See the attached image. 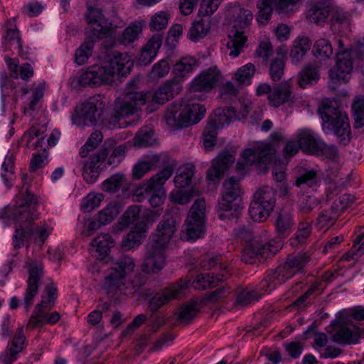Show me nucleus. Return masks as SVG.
<instances>
[{
    "label": "nucleus",
    "mask_w": 364,
    "mask_h": 364,
    "mask_svg": "<svg viewBox=\"0 0 364 364\" xmlns=\"http://www.w3.org/2000/svg\"><path fill=\"white\" fill-rule=\"evenodd\" d=\"M147 228V223L144 221L136 224L129 233L126 238L122 242V247L123 250H129L139 246L145 238V232Z\"/></svg>",
    "instance_id": "29"
},
{
    "label": "nucleus",
    "mask_w": 364,
    "mask_h": 364,
    "mask_svg": "<svg viewBox=\"0 0 364 364\" xmlns=\"http://www.w3.org/2000/svg\"><path fill=\"white\" fill-rule=\"evenodd\" d=\"M336 65L329 70V86L336 89L349 81L353 70L355 59L362 60L364 56V43L358 42L350 47H345L343 41L338 39Z\"/></svg>",
    "instance_id": "2"
},
{
    "label": "nucleus",
    "mask_w": 364,
    "mask_h": 364,
    "mask_svg": "<svg viewBox=\"0 0 364 364\" xmlns=\"http://www.w3.org/2000/svg\"><path fill=\"white\" fill-rule=\"evenodd\" d=\"M228 15L232 18V26L228 33L229 41L227 47L230 50L229 55L236 58L240 54L247 41L245 33L252 23L253 14L250 10L235 5L228 11Z\"/></svg>",
    "instance_id": "3"
},
{
    "label": "nucleus",
    "mask_w": 364,
    "mask_h": 364,
    "mask_svg": "<svg viewBox=\"0 0 364 364\" xmlns=\"http://www.w3.org/2000/svg\"><path fill=\"white\" fill-rule=\"evenodd\" d=\"M85 16L87 23L95 26L91 29L90 35L101 38L104 36H108L110 33L111 23H107L105 19L101 9L90 7Z\"/></svg>",
    "instance_id": "23"
},
{
    "label": "nucleus",
    "mask_w": 364,
    "mask_h": 364,
    "mask_svg": "<svg viewBox=\"0 0 364 364\" xmlns=\"http://www.w3.org/2000/svg\"><path fill=\"white\" fill-rule=\"evenodd\" d=\"M282 247V241H266L254 239L245 245L242 253V260L245 263H255L258 258H267L275 255Z\"/></svg>",
    "instance_id": "12"
},
{
    "label": "nucleus",
    "mask_w": 364,
    "mask_h": 364,
    "mask_svg": "<svg viewBox=\"0 0 364 364\" xmlns=\"http://www.w3.org/2000/svg\"><path fill=\"white\" fill-rule=\"evenodd\" d=\"M127 184L126 176L122 173H117L112 175L102 183V189L107 193H116L120 188L126 190Z\"/></svg>",
    "instance_id": "40"
},
{
    "label": "nucleus",
    "mask_w": 364,
    "mask_h": 364,
    "mask_svg": "<svg viewBox=\"0 0 364 364\" xmlns=\"http://www.w3.org/2000/svg\"><path fill=\"white\" fill-rule=\"evenodd\" d=\"M106 49L107 59L102 65L89 67L77 78V85L82 87H97L102 84H110L114 76H125L130 72L131 63L126 56L117 51L108 50L114 43L110 38H106L103 43Z\"/></svg>",
    "instance_id": "1"
},
{
    "label": "nucleus",
    "mask_w": 364,
    "mask_h": 364,
    "mask_svg": "<svg viewBox=\"0 0 364 364\" xmlns=\"http://www.w3.org/2000/svg\"><path fill=\"white\" fill-rule=\"evenodd\" d=\"M319 74L317 68L312 65H308L300 73L298 83L301 87L305 88L317 82Z\"/></svg>",
    "instance_id": "52"
},
{
    "label": "nucleus",
    "mask_w": 364,
    "mask_h": 364,
    "mask_svg": "<svg viewBox=\"0 0 364 364\" xmlns=\"http://www.w3.org/2000/svg\"><path fill=\"white\" fill-rule=\"evenodd\" d=\"M222 79V75L216 67L201 71L191 81L189 96L193 98L196 92H210Z\"/></svg>",
    "instance_id": "16"
},
{
    "label": "nucleus",
    "mask_w": 364,
    "mask_h": 364,
    "mask_svg": "<svg viewBox=\"0 0 364 364\" xmlns=\"http://www.w3.org/2000/svg\"><path fill=\"white\" fill-rule=\"evenodd\" d=\"M338 216L336 212L333 211L331 208L323 210L319 213L316 219V225L319 228L331 226L335 223Z\"/></svg>",
    "instance_id": "61"
},
{
    "label": "nucleus",
    "mask_w": 364,
    "mask_h": 364,
    "mask_svg": "<svg viewBox=\"0 0 364 364\" xmlns=\"http://www.w3.org/2000/svg\"><path fill=\"white\" fill-rule=\"evenodd\" d=\"M145 191L150 205L158 208L159 206V173L146 181Z\"/></svg>",
    "instance_id": "39"
},
{
    "label": "nucleus",
    "mask_w": 364,
    "mask_h": 364,
    "mask_svg": "<svg viewBox=\"0 0 364 364\" xmlns=\"http://www.w3.org/2000/svg\"><path fill=\"white\" fill-rule=\"evenodd\" d=\"M134 95L129 94L128 97H124L122 100L117 99L114 106V114L102 127V130L111 129L120 127L119 119L129 116L136 114L140 111L141 106L143 105H136V101L134 100Z\"/></svg>",
    "instance_id": "14"
},
{
    "label": "nucleus",
    "mask_w": 364,
    "mask_h": 364,
    "mask_svg": "<svg viewBox=\"0 0 364 364\" xmlns=\"http://www.w3.org/2000/svg\"><path fill=\"white\" fill-rule=\"evenodd\" d=\"M240 196L238 181L231 177L223 183V193L218 205V218L223 220L237 219L240 213L236 208L232 209V203Z\"/></svg>",
    "instance_id": "11"
},
{
    "label": "nucleus",
    "mask_w": 364,
    "mask_h": 364,
    "mask_svg": "<svg viewBox=\"0 0 364 364\" xmlns=\"http://www.w3.org/2000/svg\"><path fill=\"white\" fill-rule=\"evenodd\" d=\"M198 66V60L191 55L181 57L173 65V73L175 78L183 80Z\"/></svg>",
    "instance_id": "31"
},
{
    "label": "nucleus",
    "mask_w": 364,
    "mask_h": 364,
    "mask_svg": "<svg viewBox=\"0 0 364 364\" xmlns=\"http://www.w3.org/2000/svg\"><path fill=\"white\" fill-rule=\"evenodd\" d=\"M182 33L183 27L178 23L173 25L169 29L164 47L165 57L161 60V75H166L169 72L170 65L176 55V46Z\"/></svg>",
    "instance_id": "18"
},
{
    "label": "nucleus",
    "mask_w": 364,
    "mask_h": 364,
    "mask_svg": "<svg viewBox=\"0 0 364 364\" xmlns=\"http://www.w3.org/2000/svg\"><path fill=\"white\" fill-rule=\"evenodd\" d=\"M172 213L176 214L174 210H171L164 216L161 227V248L169 242L176 230L177 216H174Z\"/></svg>",
    "instance_id": "32"
},
{
    "label": "nucleus",
    "mask_w": 364,
    "mask_h": 364,
    "mask_svg": "<svg viewBox=\"0 0 364 364\" xmlns=\"http://www.w3.org/2000/svg\"><path fill=\"white\" fill-rule=\"evenodd\" d=\"M34 212L23 205H18L13 209L5 208L0 213V218L12 219L16 222V225H24L30 228L33 227L32 222L35 219Z\"/></svg>",
    "instance_id": "26"
},
{
    "label": "nucleus",
    "mask_w": 364,
    "mask_h": 364,
    "mask_svg": "<svg viewBox=\"0 0 364 364\" xmlns=\"http://www.w3.org/2000/svg\"><path fill=\"white\" fill-rule=\"evenodd\" d=\"M35 235L33 227L25 226L24 225H16L15 232L13 235L12 241L15 250L20 249L24 246V242L28 241L30 237Z\"/></svg>",
    "instance_id": "43"
},
{
    "label": "nucleus",
    "mask_w": 364,
    "mask_h": 364,
    "mask_svg": "<svg viewBox=\"0 0 364 364\" xmlns=\"http://www.w3.org/2000/svg\"><path fill=\"white\" fill-rule=\"evenodd\" d=\"M294 220L292 215L287 212L279 214L275 222L276 231L279 236L283 237L291 231Z\"/></svg>",
    "instance_id": "47"
},
{
    "label": "nucleus",
    "mask_w": 364,
    "mask_h": 364,
    "mask_svg": "<svg viewBox=\"0 0 364 364\" xmlns=\"http://www.w3.org/2000/svg\"><path fill=\"white\" fill-rule=\"evenodd\" d=\"M253 200L259 202L268 208L274 209L275 204V192L268 186L259 188L253 196Z\"/></svg>",
    "instance_id": "45"
},
{
    "label": "nucleus",
    "mask_w": 364,
    "mask_h": 364,
    "mask_svg": "<svg viewBox=\"0 0 364 364\" xmlns=\"http://www.w3.org/2000/svg\"><path fill=\"white\" fill-rule=\"evenodd\" d=\"M282 146L280 138H273L270 142L261 143L254 149L244 150L242 156L245 165L254 163L276 164L281 160L278 151Z\"/></svg>",
    "instance_id": "8"
},
{
    "label": "nucleus",
    "mask_w": 364,
    "mask_h": 364,
    "mask_svg": "<svg viewBox=\"0 0 364 364\" xmlns=\"http://www.w3.org/2000/svg\"><path fill=\"white\" fill-rule=\"evenodd\" d=\"M258 9L257 21L259 24H266L271 18L274 10L271 0H259L257 4Z\"/></svg>",
    "instance_id": "51"
},
{
    "label": "nucleus",
    "mask_w": 364,
    "mask_h": 364,
    "mask_svg": "<svg viewBox=\"0 0 364 364\" xmlns=\"http://www.w3.org/2000/svg\"><path fill=\"white\" fill-rule=\"evenodd\" d=\"M256 72L254 64L249 63L239 68L233 75V80L239 86H247L252 83Z\"/></svg>",
    "instance_id": "38"
},
{
    "label": "nucleus",
    "mask_w": 364,
    "mask_h": 364,
    "mask_svg": "<svg viewBox=\"0 0 364 364\" xmlns=\"http://www.w3.org/2000/svg\"><path fill=\"white\" fill-rule=\"evenodd\" d=\"M119 213L118 205L115 203L109 204L105 208L99 213L100 223L107 225L112 222Z\"/></svg>",
    "instance_id": "63"
},
{
    "label": "nucleus",
    "mask_w": 364,
    "mask_h": 364,
    "mask_svg": "<svg viewBox=\"0 0 364 364\" xmlns=\"http://www.w3.org/2000/svg\"><path fill=\"white\" fill-rule=\"evenodd\" d=\"M333 9V4L331 0H316L309 4L306 18L311 23L323 24Z\"/></svg>",
    "instance_id": "20"
},
{
    "label": "nucleus",
    "mask_w": 364,
    "mask_h": 364,
    "mask_svg": "<svg viewBox=\"0 0 364 364\" xmlns=\"http://www.w3.org/2000/svg\"><path fill=\"white\" fill-rule=\"evenodd\" d=\"M228 277L227 274H201L194 280L195 289L198 290H205L212 289L218 285L219 283L225 281Z\"/></svg>",
    "instance_id": "33"
},
{
    "label": "nucleus",
    "mask_w": 364,
    "mask_h": 364,
    "mask_svg": "<svg viewBox=\"0 0 364 364\" xmlns=\"http://www.w3.org/2000/svg\"><path fill=\"white\" fill-rule=\"evenodd\" d=\"M114 145V142L112 140L105 141L102 148L83 163L82 176L87 183L92 184L98 178L101 171V163L107 158Z\"/></svg>",
    "instance_id": "15"
},
{
    "label": "nucleus",
    "mask_w": 364,
    "mask_h": 364,
    "mask_svg": "<svg viewBox=\"0 0 364 364\" xmlns=\"http://www.w3.org/2000/svg\"><path fill=\"white\" fill-rule=\"evenodd\" d=\"M206 204L204 198L195 200L186 220V228L181 237L184 240L194 241L205 233Z\"/></svg>",
    "instance_id": "9"
},
{
    "label": "nucleus",
    "mask_w": 364,
    "mask_h": 364,
    "mask_svg": "<svg viewBox=\"0 0 364 364\" xmlns=\"http://www.w3.org/2000/svg\"><path fill=\"white\" fill-rule=\"evenodd\" d=\"M186 287L187 284L183 283V284H173L161 290V306L178 299L181 294V291Z\"/></svg>",
    "instance_id": "55"
},
{
    "label": "nucleus",
    "mask_w": 364,
    "mask_h": 364,
    "mask_svg": "<svg viewBox=\"0 0 364 364\" xmlns=\"http://www.w3.org/2000/svg\"><path fill=\"white\" fill-rule=\"evenodd\" d=\"M203 99L202 95H195L193 98H191L188 92L187 100L181 105L180 112L177 116L176 107L168 108L164 116L166 123L171 127L178 125L184 127L198 123L204 117L206 109L203 105L195 102L193 100Z\"/></svg>",
    "instance_id": "5"
},
{
    "label": "nucleus",
    "mask_w": 364,
    "mask_h": 364,
    "mask_svg": "<svg viewBox=\"0 0 364 364\" xmlns=\"http://www.w3.org/2000/svg\"><path fill=\"white\" fill-rule=\"evenodd\" d=\"M99 38L91 35L87 36L84 43L75 52V62L78 65H83L87 61L92 55L94 43Z\"/></svg>",
    "instance_id": "42"
},
{
    "label": "nucleus",
    "mask_w": 364,
    "mask_h": 364,
    "mask_svg": "<svg viewBox=\"0 0 364 364\" xmlns=\"http://www.w3.org/2000/svg\"><path fill=\"white\" fill-rule=\"evenodd\" d=\"M324 143L316 138H300L301 149L305 152L320 156Z\"/></svg>",
    "instance_id": "59"
},
{
    "label": "nucleus",
    "mask_w": 364,
    "mask_h": 364,
    "mask_svg": "<svg viewBox=\"0 0 364 364\" xmlns=\"http://www.w3.org/2000/svg\"><path fill=\"white\" fill-rule=\"evenodd\" d=\"M310 258L306 253L290 255L286 261L275 269H270L260 283L261 289L272 290L275 284H282L292 278L297 273H302Z\"/></svg>",
    "instance_id": "4"
},
{
    "label": "nucleus",
    "mask_w": 364,
    "mask_h": 364,
    "mask_svg": "<svg viewBox=\"0 0 364 364\" xmlns=\"http://www.w3.org/2000/svg\"><path fill=\"white\" fill-rule=\"evenodd\" d=\"M26 266L28 269V277L24 297V305L26 309L28 310L33 304V298L38 292L41 280L44 274V267L42 262L37 260L26 262Z\"/></svg>",
    "instance_id": "17"
},
{
    "label": "nucleus",
    "mask_w": 364,
    "mask_h": 364,
    "mask_svg": "<svg viewBox=\"0 0 364 364\" xmlns=\"http://www.w3.org/2000/svg\"><path fill=\"white\" fill-rule=\"evenodd\" d=\"M141 271L146 274L159 272V236L154 235L146 246V252L141 264Z\"/></svg>",
    "instance_id": "22"
},
{
    "label": "nucleus",
    "mask_w": 364,
    "mask_h": 364,
    "mask_svg": "<svg viewBox=\"0 0 364 364\" xmlns=\"http://www.w3.org/2000/svg\"><path fill=\"white\" fill-rule=\"evenodd\" d=\"M323 120V129L326 134H333L337 136H350V127L347 114L336 106L323 104L319 108Z\"/></svg>",
    "instance_id": "7"
},
{
    "label": "nucleus",
    "mask_w": 364,
    "mask_h": 364,
    "mask_svg": "<svg viewBox=\"0 0 364 364\" xmlns=\"http://www.w3.org/2000/svg\"><path fill=\"white\" fill-rule=\"evenodd\" d=\"M140 209L137 205L130 206L120 218L118 225L121 229L127 228L131 223L135 221L139 215Z\"/></svg>",
    "instance_id": "62"
},
{
    "label": "nucleus",
    "mask_w": 364,
    "mask_h": 364,
    "mask_svg": "<svg viewBox=\"0 0 364 364\" xmlns=\"http://www.w3.org/2000/svg\"><path fill=\"white\" fill-rule=\"evenodd\" d=\"M235 158L228 153H220L212 162V166L207 171L206 178L215 183L223 176L225 172L234 163Z\"/></svg>",
    "instance_id": "24"
},
{
    "label": "nucleus",
    "mask_w": 364,
    "mask_h": 364,
    "mask_svg": "<svg viewBox=\"0 0 364 364\" xmlns=\"http://www.w3.org/2000/svg\"><path fill=\"white\" fill-rule=\"evenodd\" d=\"M105 108V103L100 96L90 97L83 102L80 108H75V114L73 116V122L77 125L95 124L101 117Z\"/></svg>",
    "instance_id": "13"
},
{
    "label": "nucleus",
    "mask_w": 364,
    "mask_h": 364,
    "mask_svg": "<svg viewBox=\"0 0 364 364\" xmlns=\"http://www.w3.org/2000/svg\"><path fill=\"white\" fill-rule=\"evenodd\" d=\"M159 297L155 295L150 301L148 306L149 321L151 328L149 331L156 332L159 328Z\"/></svg>",
    "instance_id": "53"
},
{
    "label": "nucleus",
    "mask_w": 364,
    "mask_h": 364,
    "mask_svg": "<svg viewBox=\"0 0 364 364\" xmlns=\"http://www.w3.org/2000/svg\"><path fill=\"white\" fill-rule=\"evenodd\" d=\"M262 296L256 289H245L237 292L236 301L235 302V307L243 308L258 301Z\"/></svg>",
    "instance_id": "46"
},
{
    "label": "nucleus",
    "mask_w": 364,
    "mask_h": 364,
    "mask_svg": "<svg viewBox=\"0 0 364 364\" xmlns=\"http://www.w3.org/2000/svg\"><path fill=\"white\" fill-rule=\"evenodd\" d=\"M90 248L92 255L98 259H104L110 251V248L114 245V241L111 239L109 234H103L95 238Z\"/></svg>",
    "instance_id": "30"
},
{
    "label": "nucleus",
    "mask_w": 364,
    "mask_h": 364,
    "mask_svg": "<svg viewBox=\"0 0 364 364\" xmlns=\"http://www.w3.org/2000/svg\"><path fill=\"white\" fill-rule=\"evenodd\" d=\"M145 25L144 21H136L131 23L127 27L122 34L119 37L118 41L124 46L133 43L139 37V35L142 31V28Z\"/></svg>",
    "instance_id": "37"
},
{
    "label": "nucleus",
    "mask_w": 364,
    "mask_h": 364,
    "mask_svg": "<svg viewBox=\"0 0 364 364\" xmlns=\"http://www.w3.org/2000/svg\"><path fill=\"white\" fill-rule=\"evenodd\" d=\"M15 156L13 153H9L2 164V169L4 173H1V176L4 179L5 185L10 188L12 186L11 181L14 178Z\"/></svg>",
    "instance_id": "56"
},
{
    "label": "nucleus",
    "mask_w": 364,
    "mask_h": 364,
    "mask_svg": "<svg viewBox=\"0 0 364 364\" xmlns=\"http://www.w3.org/2000/svg\"><path fill=\"white\" fill-rule=\"evenodd\" d=\"M319 200L313 196H307L303 198L299 204V211L302 215L311 213L319 205Z\"/></svg>",
    "instance_id": "64"
},
{
    "label": "nucleus",
    "mask_w": 364,
    "mask_h": 364,
    "mask_svg": "<svg viewBox=\"0 0 364 364\" xmlns=\"http://www.w3.org/2000/svg\"><path fill=\"white\" fill-rule=\"evenodd\" d=\"M198 312L197 302H188L181 306L177 319L183 324H189L196 317Z\"/></svg>",
    "instance_id": "49"
},
{
    "label": "nucleus",
    "mask_w": 364,
    "mask_h": 364,
    "mask_svg": "<svg viewBox=\"0 0 364 364\" xmlns=\"http://www.w3.org/2000/svg\"><path fill=\"white\" fill-rule=\"evenodd\" d=\"M155 145H157V141L155 138H134L132 141H128L115 147L108 157L107 164L109 166H117L122 161L128 149L132 146L142 149Z\"/></svg>",
    "instance_id": "19"
},
{
    "label": "nucleus",
    "mask_w": 364,
    "mask_h": 364,
    "mask_svg": "<svg viewBox=\"0 0 364 364\" xmlns=\"http://www.w3.org/2000/svg\"><path fill=\"white\" fill-rule=\"evenodd\" d=\"M159 49V34H154L142 47L139 60L144 65L150 64Z\"/></svg>",
    "instance_id": "36"
},
{
    "label": "nucleus",
    "mask_w": 364,
    "mask_h": 364,
    "mask_svg": "<svg viewBox=\"0 0 364 364\" xmlns=\"http://www.w3.org/2000/svg\"><path fill=\"white\" fill-rule=\"evenodd\" d=\"M229 109L218 108L209 116L203 136H216L230 122Z\"/></svg>",
    "instance_id": "21"
},
{
    "label": "nucleus",
    "mask_w": 364,
    "mask_h": 364,
    "mask_svg": "<svg viewBox=\"0 0 364 364\" xmlns=\"http://www.w3.org/2000/svg\"><path fill=\"white\" fill-rule=\"evenodd\" d=\"M178 166V162L168 154H164L161 159V185L169 179ZM166 198L165 190L161 186V200Z\"/></svg>",
    "instance_id": "35"
},
{
    "label": "nucleus",
    "mask_w": 364,
    "mask_h": 364,
    "mask_svg": "<svg viewBox=\"0 0 364 364\" xmlns=\"http://www.w3.org/2000/svg\"><path fill=\"white\" fill-rule=\"evenodd\" d=\"M272 210V208L267 209L266 205L252 200L250 204L249 214L253 220L262 221L266 219Z\"/></svg>",
    "instance_id": "54"
},
{
    "label": "nucleus",
    "mask_w": 364,
    "mask_h": 364,
    "mask_svg": "<svg viewBox=\"0 0 364 364\" xmlns=\"http://www.w3.org/2000/svg\"><path fill=\"white\" fill-rule=\"evenodd\" d=\"M4 43L6 49H17L19 55H22L21 39L18 31L14 28H9L4 37Z\"/></svg>",
    "instance_id": "58"
},
{
    "label": "nucleus",
    "mask_w": 364,
    "mask_h": 364,
    "mask_svg": "<svg viewBox=\"0 0 364 364\" xmlns=\"http://www.w3.org/2000/svg\"><path fill=\"white\" fill-rule=\"evenodd\" d=\"M135 267L134 259L123 255L112 261L109 273L105 277L102 288L110 296L117 291H122L124 286V279L131 274Z\"/></svg>",
    "instance_id": "6"
},
{
    "label": "nucleus",
    "mask_w": 364,
    "mask_h": 364,
    "mask_svg": "<svg viewBox=\"0 0 364 364\" xmlns=\"http://www.w3.org/2000/svg\"><path fill=\"white\" fill-rule=\"evenodd\" d=\"M293 84L290 80L282 82L273 88L272 93L267 97L269 104L274 107H278L285 103L294 102L292 94Z\"/></svg>",
    "instance_id": "25"
},
{
    "label": "nucleus",
    "mask_w": 364,
    "mask_h": 364,
    "mask_svg": "<svg viewBox=\"0 0 364 364\" xmlns=\"http://www.w3.org/2000/svg\"><path fill=\"white\" fill-rule=\"evenodd\" d=\"M210 30V26L208 22L202 20L193 23L188 33V38L194 42L198 41L204 38Z\"/></svg>",
    "instance_id": "57"
},
{
    "label": "nucleus",
    "mask_w": 364,
    "mask_h": 364,
    "mask_svg": "<svg viewBox=\"0 0 364 364\" xmlns=\"http://www.w3.org/2000/svg\"><path fill=\"white\" fill-rule=\"evenodd\" d=\"M312 52L316 58L326 60L333 55V48L328 39L321 38L315 42Z\"/></svg>",
    "instance_id": "48"
},
{
    "label": "nucleus",
    "mask_w": 364,
    "mask_h": 364,
    "mask_svg": "<svg viewBox=\"0 0 364 364\" xmlns=\"http://www.w3.org/2000/svg\"><path fill=\"white\" fill-rule=\"evenodd\" d=\"M195 173V165L191 163L186 164L178 169L174 177L175 186L178 188H185L191 186Z\"/></svg>",
    "instance_id": "34"
},
{
    "label": "nucleus",
    "mask_w": 364,
    "mask_h": 364,
    "mask_svg": "<svg viewBox=\"0 0 364 364\" xmlns=\"http://www.w3.org/2000/svg\"><path fill=\"white\" fill-rule=\"evenodd\" d=\"M139 88V80L136 78L132 79L126 86L124 97H128L129 94H133L134 95L133 100L136 101V105H144L150 100L152 104L158 106L159 104V96L157 90L154 93L149 91L139 92L137 90Z\"/></svg>",
    "instance_id": "27"
},
{
    "label": "nucleus",
    "mask_w": 364,
    "mask_h": 364,
    "mask_svg": "<svg viewBox=\"0 0 364 364\" xmlns=\"http://www.w3.org/2000/svg\"><path fill=\"white\" fill-rule=\"evenodd\" d=\"M358 334L348 327H342L337 331L332 336V340L341 344L357 343Z\"/></svg>",
    "instance_id": "50"
},
{
    "label": "nucleus",
    "mask_w": 364,
    "mask_h": 364,
    "mask_svg": "<svg viewBox=\"0 0 364 364\" xmlns=\"http://www.w3.org/2000/svg\"><path fill=\"white\" fill-rule=\"evenodd\" d=\"M311 42L309 38L299 36L294 41L290 56L294 61H299L310 50Z\"/></svg>",
    "instance_id": "44"
},
{
    "label": "nucleus",
    "mask_w": 364,
    "mask_h": 364,
    "mask_svg": "<svg viewBox=\"0 0 364 364\" xmlns=\"http://www.w3.org/2000/svg\"><path fill=\"white\" fill-rule=\"evenodd\" d=\"M201 194L196 187H191L188 190H176L172 191L169 195V200L175 204L186 205L189 203L192 198L199 196Z\"/></svg>",
    "instance_id": "41"
},
{
    "label": "nucleus",
    "mask_w": 364,
    "mask_h": 364,
    "mask_svg": "<svg viewBox=\"0 0 364 364\" xmlns=\"http://www.w3.org/2000/svg\"><path fill=\"white\" fill-rule=\"evenodd\" d=\"M354 117V127L360 128L364 126V97H357L352 105Z\"/></svg>",
    "instance_id": "60"
},
{
    "label": "nucleus",
    "mask_w": 364,
    "mask_h": 364,
    "mask_svg": "<svg viewBox=\"0 0 364 364\" xmlns=\"http://www.w3.org/2000/svg\"><path fill=\"white\" fill-rule=\"evenodd\" d=\"M26 337L23 333V327L18 328L14 336L10 348L1 355L4 364H11L17 358V355L24 348Z\"/></svg>",
    "instance_id": "28"
},
{
    "label": "nucleus",
    "mask_w": 364,
    "mask_h": 364,
    "mask_svg": "<svg viewBox=\"0 0 364 364\" xmlns=\"http://www.w3.org/2000/svg\"><path fill=\"white\" fill-rule=\"evenodd\" d=\"M46 296L42 297L41 303L38 304L31 316L27 327L35 328L43 324L46 321L55 323L60 319V314L57 311L50 314L48 316L46 314L47 309H50L57 298V288L53 283L48 284L46 287Z\"/></svg>",
    "instance_id": "10"
}]
</instances>
